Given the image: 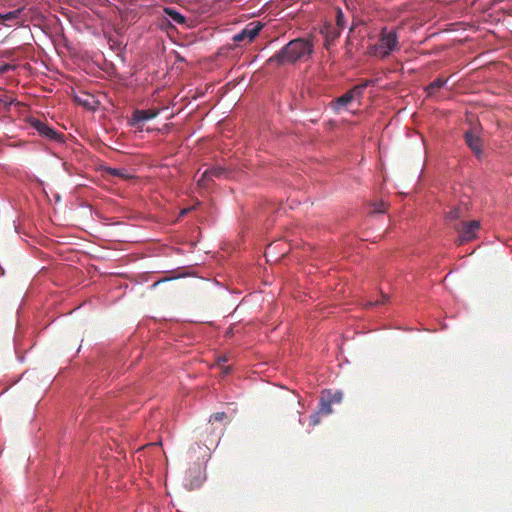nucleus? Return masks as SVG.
<instances>
[{
	"mask_svg": "<svg viewBox=\"0 0 512 512\" xmlns=\"http://www.w3.org/2000/svg\"><path fill=\"white\" fill-rule=\"evenodd\" d=\"M313 51L314 45L310 39L297 38L291 40L279 52L270 57L268 62L283 65L293 64L297 61H307Z\"/></svg>",
	"mask_w": 512,
	"mask_h": 512,
	"instance_id": "obj_1",
	"label": "nucleus"
},
{
	"mask_svg": "<svg viewBox=\"0 0 512 512\" xmlns=\"http://www.w3.org/2000/svg\"><path fill=\"white\" fill-rule=\"evenodd\" d=\"M397 49H399V44L396 32L383 28L379 43L370 47V54L379 58H385Z\"/></svg>",
	"mask_w": 512,
	"mask_h": 512,
	"instance_id": "obj_2",
	"label": "nucleus"
},
{
	"mask_svg": "<svg viewBox=\"0 0 512 512\" xmlns=\"http://www.w3.org/2000/svg\"><path fill=\"white\" fill-rule=\"evenodd\" d=\"M262 28H263V25L260 22H251V23L247 24L241 32H239L233 36V41L237 42V43H240V42L250 43L259 34V32L261 31Z\"/></svg>",
	"mask_w": 512,
	"mask_h": 512,
	"instance_id": "obj_3",
	"label": "nucleus"
},
{
	"mask_svg": "<svg viewBox=\"0 0 512 512\" xmlns=\"http://www.w3.org/2000/svg\"><path fill=\"white\" fill-rule=\"evenodd\" d=\"M370 83L371 81H366L365 83L355 86L352 90L338 97L335 101V108L339 109L340 107L347 106L356 96H361L364 88H366Z\"/></svg>",
	"mask_w": 512,
	"mask_h": 512,
	"instance_id": "obj_4",
	"label": "nucleus"
},
{
	"mask_svg": "<svg viewBox=\"0 0 512 512\" xmlns=\"http://www.w3.org/2000/svg\"><path fill=\"white\" fill-rule=\"evenodd\" d=\"M479 228L480 223L478 221L463 223L462 227L457 229L460 243L469 242L476 238Z\"/></svg>",
	"mask_w": 512,
	"mask_h": 512,
	"instance_id": "obj_5",
	"label": "nucleus"
},
{
	"mask_svg": "<svg viewBox=\"0 0 512 512\" xmlns=\"http://www.w3.org/2000/svg\"><path fill=\"white\" fill-rule=\"evenodd\" d=\"M226 171L221 167H213L211 169H207L203 172L202 176L198 179V185L200 187H207L209 182L213 180V178H219L224 175Z\"/></svg>",
	"mask_w": 512,
	"mask_h": 512,
	"instance_id": "obj_6",
	"label": "nucleus"
},
{
	"mask_svg": "<svg viewBox=\"0 0 512 512\" xmlns=\"http://www.w3.org/2000/svg\"><path fill=\"white\" fill-rule=\"evenodd\" d=\"M466 143L469 148L477 155L480 156L482 153V140L473 131L466 132L465 134Z\"/></svg>",
	"mask_w": 512,
	"mask_h": 512,
	"instance_id": "obj_7",
	"label": "nucleus"
},
{
	"mask_svg": "<svg viewBox=\"0 0 512 512\" xmlns=\"http://www.w3.org/2000/svg\"><path fill=\"white\" fill-rule=\"evenodd\" d=\"M32 126L35 128V130L38 131L40 135L45 136L49 139H54L57 135L52 128H50L47 124L40 120L32 121Z\"/></svg>",
	"mask_w": 512,
	"mask_h": 512,
	"instance_id": "obj_8",
	"label": "nucleus"
},
{
	"mask_svg": "<svg viewBox=\"0 0 512 512\" xmlns=\"http://www.w3.org/2000/svg\"><path fill=\"white\" fill-rule=\"evenodd\" d=\"M158 115V110H136L133 113V120L135 123L143 122L155 118Z\"/></svg>",
	"mask_w": 512,
	"mask_h": 512,
	"instance_id": "obj_9",
	"label": "nucleus"
},
{
	"mask_svg": "<svg viewBox=\"0 0 512 512\" xmlns=\"http://www.w3.org/2000/svg\"><path fill=\"white\" fill-rule=\"evenodd\" d=\"M325 37H326V41H332V40H335L336 38L339 37L340 35V29H338L337 27H332V26H328V27H325Z\"/></svg>",
	"mask_w": 512,
	"mask_h": 512,
	"instance_id": "obj_10",
	"label": "nucleus"
},
{
	"mask_svg": "<svg viewBox=\"0 0 512 512\" xmlns=\"http://www.w3.org/2000/svg\"><path fill=\"white\" fill-rule=\"evenodd\" d=\"M166 13L174 22L178 24H183L185 22V17L173 9H166Z\"/></svg>",
	"mask_w": 512,
	"mask_h": 512,
	"instance_id": "obj_11",
	"label": "nucleus"
},
{
	"mask_svg": "<svg viewBox=\"0 0 512 512\" xmlns=\"http://www.w3.org/2000/svg\"><path fill=\"white\" fill-rule=\"evenodd\" d=\"M445 83H446L445 79H442V78L435 79L428 86V88H427L428 93L431 94L434 90L440 89L441 87H443L445 85Z\"/></svg>",
	"mask_w": 512,
	"mask_h": 512,
	"instance_id": "obj_12",
	"label": "nucleus"
},
{
	"mask_svg": "<svg viewBox=\"0 0 512 512\" xmlns=\"http://www.w3.org/2000/svg\"><path fill=\"white\" fill-rule=\"evenodd\" d=\"M318 412H320V415H328L332 412V408H331V402L328 401V402H325L323 401L320 405V408L318 410Z\"/></svg>",
	"mask_w": 512,
	"mask_h": 512,
	"instance_id": "obj_13",
	"label": "nucleus"
},
{
	"mask_svg": "<svg viewBox=\"0 0 512 512\" xmlns=\"http://www.w3.org/2000/svg\"><path fill=\"white\" fill-rule=\"evenodd\" d=\"M20 10H15V11H11V12H8V13H5L3 14V17H4V23L6 21H13L15 19H17L20 15Z\"/></svg>",
	"mask_w": 512,
	"mask_h": 512,
	"instance_id": "obj_14",
	"label": "nucleus"
},
{
	"mask_svg": "<svg viewBox=\"0 0 512 512\" xmlns=\"http://www.w3.org/2000/svg\"><path fill=\"white\" fill-rule=\"evenodd\" d=\"M226 419V413L225 412H217L210 416V422H220Z\"/></svg>",
	"mask_w": 512,
	"mask_h": 512,
	"instance_id": "obj_15",
	"label": "nucleus"
},
{
	"mask_svg": "<svg viewBox=\"0 0 512 512\" xmlns=\"http://www.w3.org/2000/svg\"><path fill=\"white\" fill-rule=\"evenodd\" d=\"M344 25H345L344 15L341 10H338L337 16H336V26L338 29L341 30L344 27Z\"/></svg>",
	"mask_w": 512,
	"mask_h": 512,
	"instance_id": "obj_16",
	"label": "nucleus"
},
{
	"mask_svg": "<svg viewBox=\"0 0 512 512\" xmlns=\"http://www.w3.org/2000/svg\"><path fill=\"white\" fill-rule=\"evenodd\" d=\"M459 217H460V210L458 208H453L446 215V218L450 221H454V220L458 219Z\"/></svg>",
	"mask_w": 512,
	"mask_h": 512,
	"instance_id": "obj_17",
	"label": "nucleus"
},
{
	"mask_svg": "<svg viewBox=\"0 0 512 512\" xmlns=\"http://www.w3.org/2000/svg\"><path fill=\"white\" fill-rule=\"evenodd\" d=\"M320 423V412H315L310 416V426L315 427Z\"/></svg>",
	"mask_w": 512,
	"mask_h": 512,
	"instance_id": "obj_18",
	"label": "nucleus"
},
{
	"mask_svg": "<svg viewBox=\"0 0 512 512\" xmlns=\"http://www.w3.org/2000/svg\"><path fill=\"white\" fill-rule=\"evenodd\" d=\"M109 173L113 176H118V177H126L125 173L123 170L121 169H116V168H110L109 169Z\"/></svg>",
	"mask_w": 512,
	"mask_h": 512,
	"instance_id": "obj_19",
	"label": "nucleus"
},
{
	"mask_svg": "<svg viewBox=\"0 0 512 512\" xmlns=\"http://www.w3.org/2000/svg\"><path fill=\"white\" fill-rule=\"evenodd\" d=\"M342 400V393L341 392H335L332 396V399L330 402H340Z\"/></svg>",
	"mask_w": 512,
	"mask_h": 512,
	"instance_id": "obj_20",
	"label": "nucleus"
},
{
	"mask_svg": "<svg viewBox=\"0 0 512 512\" xmlns=\"http://www.w3.org/2000/svg\"><path fill=\"white\" fill-rule=\"evenodd\" d=\"M374 206H375V208L373 209L374 213L384 212V204L383 203L375 204Z\"/></svg>",
	"mask_w": 512,
	"mask_h": 512,
	"instance_id": "obj_21",
	"label": "nucleus"
},
{
	"mask_svg": "<svg viewBox=\"0 0 512 512\" xmlns=\"http://www.w3.org/2000/svg\"><path fill=\"white\" fill-rule=\"evenodd\" d=\"M387 300H388V297H387L386 295H383V296H382V300H381V301H379V300H378V301H376V302H370L369 304H370V305H379V304L384 303V302H385V301H387Z\"/></svg>",
	"mask_w": 512,
	"mask_h": 512,
	"instance_id": "obj_22",
	"label": "nucleus"
},
{
	"mask_svg": "<svg viewBox=\"0 0 512 512\" xmlns=\"http://www.w3.org/2000/svg\"><path fill=\"white\" fill-rule=\"evenodd\" d=\"M11 66L9 64H4L0 66V74L7 72Z\"/></svg>",
	"mask_w": 512,
	"mask_h": 512,
	"instance_id": "obj_23",
	"label": "nucleus"
},
{
	"mask_svg": "<svg viewBox=\"0 0 512 512\" xmlns=\"http://www.w3.org/2000/svg\"><path fill=\"white\" fill-rule=\"evenodd\" d=\"M298 422L300 425H303V420H302V417H301V413L298 411Z\"/></svg>",
	"mask_w": 512,
	"mask_h": 512,
	"instance_id": "obj_24",
	"label": "nucleus"
},
{
	"mask_svg": "<svg viewBox=\"0 0 512 512\" xmlns=\"http://www.w3.org/2000/svg\"><path fill=\"white\" fill-rule=\"evenodd\" d=\"M229 371H230V367L229 366L223 367V373L224 374H228Z\"/></svg>",
	"mask_w": 512,
	"mask_h": 512,
	"instance_id": "obj_25",
	"label": "nucleus"
},
{
	"mask_svg": "<svg viewBox=\"0 0 512 512\" xmlns=\"http://www.w3.org/2000/svg\"><path fill=\"white\" fill-rule=\"evenodd\" d=\"M227 361H228V358L226 356L219 359V363H222V362L225 363Z\"/></svg>",
	"mask_w": 512,
	"mask_h": 512,
	"instance_id": "obj_26",
	"label": "nucleus"
},
{
	"mask_svg": "<svg viewBox=\"0 0 512 512\" xmlns=\"http://www.w3.org/2000/svg\"><path fill=\"white\" fill-rule=\"evenodd\" d=\"M0 24H4V17H3V14H0Z\"/></svg>",
	"mask_w": 512,
	"mask_h": 512,
	"instance_id": "obj_27",
	"label": "nucleus"
}]
</instances>
